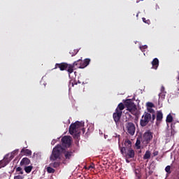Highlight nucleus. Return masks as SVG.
I'll return each mask as SVG.
<instances>
[{"mask_svg": "<svg viewBox=\"0 0 179 179\" xmlns=\"http://www.w3.org/2000/svg\"><path fill=\"white\" fill-rule=\"evenodd\" d=\"M75 151L72 150H66L62 148V145L58 144L56 145L52 151V154L50 157L51 162H55V160H60L61 155H64L65 160H71V157L75 156Z\"/></svg>", "mask_w": 179, "mask_h": 179, "instance_id": "1", "label": "nucleus"}, {"mask_svg": "<svg viewBox=\"0 0 179 179\" xmlns=\"http://www.w3.org/2000/svg\"><path fill=\"white\" fill-rule=\"evenodd\" d=\"M85 127V122L76 121L70 125L69 131L70 135H73V138H79V134H80V128Z\"/></svg>", "mask_w": 179, "mask_h": 179, "instance_id": "2", "label": "nucleus"}, {"mask_svg": "<svg viewBox=\"0 0 179 179\" xmlns=\"http://www.w3.org/2000/svg\"><path fill=\"white\" fill-rule=\"evenodd\" d=\"M155 120H156V115H152L149 112H145L140 120V125L142 128H144L149 122L153 124Z\"/></svg>", "mask_w": 179, "mask_h": 179, "instance_id": "3", "label": "nucleus"}, {"mask_svg": "<svg viewBox=\"0 0 179 179\" xmlns=\"http://www.w3.org/2000/svg\"><path fill=\"white\" fill-rule=\"evenodd\" d=\"M59 69L60 71H67L69 75L73 73V66L72 64H68V63H57L53 69Z\"/></svg>", "mask_w": 179, "mask_h": 179, "instance_id": "4", "label": "nucleus"}, {"mask_svg": "<svg viewBox=\"0 0 179 179\" xmlns=\"http://www.w3.org/2000/svg\"><path fill=\"white\" fill-rule=\"evenodd\" d=\"M124 106L127 108L128 111L131 113L133 115H136L138 113V109L136 108V105L131 99H127L124 101Z\"/></svg>", "mask_w": 179, "mask_h": 179, "instance_id": "5", "label": "nucleus"}, {"mask_svg": "<svg viewBox=\"0 0 179 179\" xmlns=\"http://www.w3.org/2000/svg\"><path fill=\"white\" fill-rule=\"evenodd\" d=\"M120 152L123 156H125L128 159H134L135 157V151L132 148H127L125 147H122Z\"/></svg>", "mask_w": 179, "mask_h": 179, "instance_id": "6", "label": "nucleus"}, {"mask_svg": "<svg viewBox=\"0 0 179 179\" xmlns=\"http://www.w3.org/2000/svg\"><path fill=\"white\" fill-rule=\"evenodd\" d=\"M152 139H153V133L150 130H148L143 134L142 142L143 145H149Z\"/></svg>", "mask_w": 179, "mask_h": 179, "instance_id": "7", "label": "nucleus"}, {"mask_svg": "<svg viewBox=\"0 0 179 179\" xmlns=\"http://www.w3.org/2000/svg\"><path fill=\"white\" fill-rule=\"evenodd\" d=\"M62 145L64 148H69L72 145V141L71 140V136H65L62 138Z\"/></svg>", "mask_w": 179, "mask_h": 179, "instance_id": "8", "label": "nucleus"}, {"mask_svg": "<svg viewBox=\"0 0 179 179\" xmlns=\"http://www.w3.org/2000/svg\"><path fill=\"white\" fill-rule=\"evenodd\" d=\"M126 129H127V132L129 135L134 136L135 135V124L132 122H127L126 124Z\"/></svg>", "mask_w": 179, "mask_h": 179, "instance_id": "9", "label": "nucleus"}, {"mask_svg": "<svg viewBox=\"0 0 179 179\" xmlns=\"http://www.w3.org/2000/svg\"><path fill=\"white\" fill-rule=\"evenodd\" d=\"M122 117V111L115 110V113L113 114V118L115 122V124H118L120 122V120Z\"/></svg>", "mask_w": 179, "mask_h": 179, "instance_id": "10", "label": "nucleus"}, {"mask_svg": "<svg viewBox=\"0 0 179 179\" xmlns=\"http://www.w3.org/2000/svg\"><path fill=\"white\" fill-rule=\"evenodd\" d=\"M83 64L82 59H78V61L75 62L73 64V69L76 66V68H79L80 69H83L82 65Z\"/></svg>", "mask_w": 179, "mask_h": 179, "instance_id": "11", "label": "nucleus"}, {"mask_svg": "<svg viewBox=\"0 0 179 179\" xmlns=\"http://www.w3.org/2000/svg\"><path fill=\"white\" fill-rule=\"evenodd\" d=\"M31 161L29 158L27 157H24L21 162H20V166L21 167H23V166H29V164H30Z\"/></svg>", "mask_w": 179, "mask_h": 179, "instance_id": "12", "label": "nucleus"}, {"mask_svg": "<svg viewBox=\"0 0 179 179\" xmlns=\"http://www.w3.org/2000/svg\"><path fill=\"white\" fill-rule=\"evenodd\" d=\"M157 122H161L163 121V113L162 110H159L157 112V117H156Z\"/></svg>", "mask_w": 179, "mask_h": 179, "instance_id": "13", "label": "nucleus"}, {"mask_svg": "<svg viewBox=\"0 0 179 179\" xmlns=\"http://www.w3.org/2000/svg\"><path fill=\"white\" fill-rule=\"evenodd\" d=\"M124 148H126V150L127 149H131L132 148V142H131V140L126 139L124 143Z\"/></svg>", "mask_w": 179, "mask_h": 179, "instance_id": "14", "label": "nucleus"}, {"mask_svg": "<svg viewBox=\"0 0 179 179\" xmlns=\"http://www.w3.org/2000/svg\"><path fill=\"white\" fill-rule=\"evenodd\" d=\"M151 64L153 69H157V68H159V59L155 58Z\"/></svg>", "mask_w": 179, "mask_h": 179, "instance_id": "15", "label": "nucleus"}, {"mask_svg": "<svg viewBox=\"0 0 179 179\" xmlns=\"http://www.w3.org/2000/svg\"><path fill=\"white\" fill-rule=\"evenodd\" d=\"M21 153H24L26 156H31V150L26 148H22Z\"/></svg>", "mask_w": 179, "mask_h": 179, "instance_id": "16", "label": "nucleus"}, {"mask_svg": "<svg viewBox=\"0 0 179 179\" xmlns=\"http://www.w3.org/2000/svg\"><path fill=\"white\" fill-rule=\"evenodd\" d=\"M50 167H53L54 169H58L59 166H61V162H55L50 164Z\"/></svg>", "mask_w": 179, "mask_h": 179, "instance_id": "17", "label": "nucleus"}, {"mask_svg": "<svg viewBox=\"0 0 179 179\" xmlns=\"http://www.w3.org/2000/svg\"><path fill=\"white\" fill-rule=\"evenodd\" d=\"M125 108V105H124L122 103H120L116 108V111H122Z\"/></svg>", "mask_w": 179, "mask_h": 179, "instance_id": "18", "label": "nucleus"}, {"mask_svg": "<svg viewBox=\"0 0 179 179\" xmlns=\"http://www.w3.org/2000/svg\"><path fill=\"white\" fill-rule=\"evenodd\" d=\"M90 64V59H85L83 61L82 68H86Z\"/></svg>", "mask_w": 179, "mask_h": 179, "instance_id": "19", "label": "nucleus"}, {"mask_svg": "<svg viewBox=\"0 0 179 179\" xmlns=\"http://www.w3.org/2000/svg\"><path fill=\"white\" fill-rule=\"evenodd\" d=\"M24 170L25 173L29 174V173H31V170H33V166H25Z\"/></svg>", "mask_w": 179, "mask_h": 179, "instance_id": "20", "label": "nucleus"}, {"mask_svg": "<svg viewBox=\"0 0 179 179\" xmlns=\"http://www.w3.org/2000/svg\"><path fill=\"white\" fill-rule=\"evenodd\" d=\"M150 151L147 150L143 156L144 160H147L148 159H150Z\"/></svg>", "mask_w": 179, "mask_h": 179, "instance_id": "21", "label": "nucleus"}, {"mask_svg": "<svg viewBox=\"0 0 179 179\" xmlns=\"http://www.w3.org/2000/svg\"><path fill=\"white\" fill-rule=\"evenodd\" d=\"M166 122H173V116L171 115V114H169L166 116Z\"/></svg>", "mask_w": 179, "mask_h": 179, "instance_id": "22", "label": "nucleus"}, {"mask_svg": "<svg viewBox=\"0 0 179 179\" xmlns=\"http://www.w3.org/2000/svg\"><path fill=\"white\" fill-rule=\"evenodd\" d=\"M47 171L49 174H54V173H55V169H54L52 166H49L47 168Z\"/></svg>", "mask_w": 179, "mask_h": 179, "instance_id": "23", "label": "nucleus"}, {"mask_svg": "<svg viewBox=\"0 0 179 179\" xmlns=\"http://www.w3.org/2000/svg\"><path fill=\"white\" fill-rule=\"evenodd\" d=\"M17 152H19V150H15L11 152V155L10 157V160H12V159H13V157H15V156H16V155H17Z\"/></svg>", "mask_w": 179, "mask_h": 179, "instance_id": "24", "label": "nucleus"}, {"mask_svg": "<svg viewBox=\"0 0 179 179\" xmlns=\"http://www.w3.org/2000/svg\"><path fill=\"white\" fill-rule=\"evenodd\" d=\"M147 110L149 114H151V115H156V114L155 113V109L152 108H147Z\"/></svg>", "mask_w": 179, "mask_h": 179, "instance_id": "25", "label": "nucleus"}, {"mask_svg": "<svg viewBox=\"0 0 179 179\" xmlns=\"http://www.w3.org/2000/svg\"><path fill=\"white\" fill-rule=\"evenodd\" d=\"M136 146L137 149H141V139L137 138L136 142Z\"/></svg>", "mask_w": 179, "mask_h": 179, "instance_id": "26", "label": "nucleus"}, {"mask_svg": "<svg viewBox=\"0 0 179 179\" xmlns=\"http://www.w3.org/2000/svg\"><path fill=\"white\" fill-rule=\"evenodd\" d=\"M16 173H18V174H23V169L22 167L18 166L16 168Z\"/></svg>", "mask_w": 179, "mask_h": 179, "instance_id": "27", "label": "nucleus"}, {"mask_svg": "<svg viewBox=\"0 0 179 179\" xmlns=\"http://www.w3.org/2000/svg\"><path fill=\"white\" fill-rule=\"evenodd\" d=\"M171 166H167L165 168V171H166L168 174H171Z\"/></svg>", "mask_w": 179, "mask_h": 179, "instance_id": "28", "label": "nucleus"}, {"mask_svg": "<svg viewBox=\"0 0 179 179\" xmlns=\"http://www.w3.org/2000/svg\"><path fill=\"white\" fill-rule=\"evenodd\" d=\"M146 106L148 108H152V107H155V104L152 102H147Z\"/></svg>", "mask_w": 179, "mask_h": 179, "instance_id": "29", "label": "nucleus"}, {"mask_svg": "<svg viewBox=\"0 0 179 179\" xmlns=\"http://www.w3.org/2000/svg\"><path fill=\"white\" fill-rule=\"evenodd\" d=\"M142 20L144 23H146L147 24H150V20H146V18L145 17H143Z\"/></svg>", "mask_w": 179, "mask_h": 179, "instance_id": "30", "label": "nucleus"}, {"mask_svg": "<svg viewBox=\"0 0 179 179\" xmlns=\"http://www.w3.org/2000/svg\"><path fill=\"white\" fill-rule=\"evenodd\" d=\"M146 48H148V45H143V46H140V50H141V51H143V50H146Z\"/></svg>", "mask_w": 179, "mask_h": 179, "instance_id": "31", "label": "nucleus"}, {"mask_svg": "<svg viewBox=\"0 0 179 179\" xmlns=\"http://www.w3.org/2000/svg\"><path fill=\"white\" fill-rule=\"evenodd\" d=\"M136 179H141V175L136 172Z\"/></svg>", "mask_w": 179, "mask_h": 179, "instance_id": "32", "label": "nucleus"}, {"mask_svg": "<svg viewBox=\"0 0 179 179\" xmlns=\"http://www.w3.org/2000/svg\"><path fill=\"white\" fill-rule=\"evenodd\" d=\"M88 169H89V170H90V169H94V164H92V165L88 166Z\"/></svg>", "mask_w": 179, "mask_h": 179, "instance_id": "33", "label": "nucleus"}, {"mask_svg": "<svg viewBox=\"0 0 179 179\" xmlns=\"http://www.w3.org/2000/svg\"><path fill=\"white\" fill-rule=\"evenodd\" d=\"M159 155V151H154L153 156H157Z\"/></svg>", "mask_w": 179, "mask_h": 179, "instance_id": "34", "label": "nucleus"}, {"mask_svg": "<svg viewBox=\"0 0 179 179\" xmlns=\"http://www.w3.org/2000/svg\"><path fill=\"white\" fill-rule=\"evenodd\" d=\"M14 179H22V176H15L14 177Z\"/></svg>", "mask_w": 179, "mask_h": 179, "instance_id": "35", "label": "nucleus"}, {"mask_svg": "<svg viewBox=\"0 0 179 179\" xmlns=\"http://www.w3.org/2000/svg\"><path fill=\"white\" fill-rule=\"evenodd\" d=\"M0 166H2V167H5V165H3V161H0Z\"/></svg>", "mask_w": 179, "mask_h": 179, "instance_id": "36", "label": "nucleus"}, {"mask_svg": "<svg viewBox=\"0 0 179 179\" xmlns=\"http://www.w3.org/2000/svg\"><path fill=\"white\" fill-rule=\"evenodd\" d=\"M171 136H174V129H171Z\"/></svg>", "mask_w": 179, "mask_h": 179, "instance_id": "37", "label": "nucleus"}, {"mask_svg": "<svg viewBox=\"0 0 179 179\" xmlns=\"http://www.w3.org/2000/svg\"><path fill=\"white\" fill-rule=\"evenodd\" d=\"M55 142H56L55 140H53V141H52L51 144L52 145H55Z\"/></svg>", "mask_w": 179, "mask_h": 179, "instance_id": "38", "label": "nucleus"}, {"mask_svg": "<svg viewBox=\"0 0 179 179\" xmlns=\"http://www.w3.org/2000/svg\"><path fill=\"white\" fill-rule=\"evenodd\" d=\"M161 92H164V86H162V87H161Z\"/></svg>", "mask_w": 179, "mask_h": 179, "instance_id": "39", "label": "nucleus"}, {"mask_svg": "<svg viewBox=\"0 0 179 179\" xmlns=\"http://www.w3.org/2000/svg\"><path fill=\"white\" fill-rule=\"evenodd\" d=\"M78 54V52H76L75 54L72 55L71 56L73 57L74 55H76Z\"/></svg>", "mask_w": 179, "mask_h": 179, "instance_id": "40", "label": "nucleus"}, {"mask_svg": "<svg viewBox=\"0 0 179 179\" xmlns=\"http://www.w3.org/2000/svg\"><path fill=\"white\" fill-rule=\"evenodd\" d=\"M139 16V13L136 14V17H138Z\"/></svg>", "mask_w": 179, "mask_h": 179, "instance_id": "41", "label": "nucleus"}, {"mask_svg": "<svg viewBox=\"0 0 179 179\" xmlns=\"http://www.w3.org/2000/svg\"><path fill=\"white\" fill-rule=\"evenodd\" d=\"M127 163H129V161L127 160Z\"/></svg>", "mask_w": 179, "mask_h": 179, "instance_id": "42", "label": "nucleus"}, {"mask_svg": "<svg viewBox=\"0 0 179 179\" xmlns=\"http://www.w3.org/2000/svg\"><path fill=\"white\" fill-rule=\"evenodd\" d=\"M0 169H2V166H0Z\"/></svg>", "mask_w": 179, "mask_h": 179, "instance_id": "43", "label": "nucleus"}, {"mask_svg": "<svg viewBox=\"0 0 179 179\" xmlns=\"http://www.w3.org/2000/svg\"><path fill=\"white\" fill-rule=\"evenodd\" d=\"M140 1H143V0H140Z\"/></svg>", "mask_w": 179, "mask_h": 179, "instance_id": "44", "label": "nucleus"}]
</instances>
